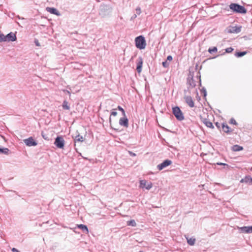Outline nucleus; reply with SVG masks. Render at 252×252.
<instances>
[{
  "label": "nucleus",
  "instance_id": "35",
  "mask_svg": "<svg viewBox=\"0 0 252 252\" xmlns=\"http://www.w3.org/2000/svg\"><path fill=\"white\" fill-rule=\"evenodd\" d=\"M117 115V112L115 111V109H113L111 113V116H116Z\"/></svg>",
  "mask_w": 252,
  "mask_h": 252
},
{
  "label": "nucleus",
  "instance_id": "40",
  "mask_svg": "<svg viewBox=\"0 0 252 252\" xmlns=\"http://www.w3.org/2000/svg\"><path fill=\"white\" fill-rule=\"evenodd\" d=\"M11 251L13 252H20L19 250H18L17 249L13 248L11 249Z\"/></svg>",
  "mask_w": 252,
  "mask_h": 252
},
{
  "label": "nucleus",
  "instance_id": "6",
  "mask_svg": "<svg viewBox=\"0 0 252 252\" xmlns=\"http://www.w3.org/2000/svg\"><path fill=\"white\" fill-rule=\"evenodd\" d=\"M23 141L24 143L29 147L35 146L37 145L36 141L32 137L24 139Z\"/></svg>",
  "mask_w": 252,
  "mask_h": 252
},
{
  "label": "nucleus",
  "instance_id": "17",
  "mask_svg": "<svg viewBox=\"0 0 252 252\" xmlns=\"http://www.w3.org/2000/svg\"><path fill=\"white\" fill-rule=\"evenodd\" d=\"M77 227L80 229H81L83 232L85 233H88L89 232L88 228L87 226V225L80 224L77 225Z\"/></svg>",
  "mask_w": 252,
  "mask_h": 252
},
{
  "label": "nucleus",
  "instance_id": "3",
  "mask_svg": "<svg viewBox=\"0 0 252 252\" xmlns=\"http://www.w3.org/2000/svg\"><path fill=\"white\" fill-rule=\"evenodd\" d=\"M172 113L177 120L181 121L184 120L183 113L178 106L172 108Z\"/></svg>",
  "mask_w": 252,
  "mask_h": 252
},
{
  "label": "nucleus",
  "instance_id": "49",
  "mask_svg": "<svg viewBox=\"0 0 252 252\" xmlns=\"http://www.w3.org/2000/svg\"><path fill=\"white\" fill-rule=\"evenodd\" d=\"M199 82H200V84H201V80H199Z\"/></svg>",
  "mask_w": 252,
  "mask_h": 252
},
{
  "label": "nucleus",
  "instance_id": "37",
  "mask_svg": "<svg viewBox=\"0 0 252 252\" xmlns=\"http://www.w3.org/2000/svg\"><path fill=\"white\" fill-rule=\"evenodd\" d=\"M136 13L139 15L141 13V9L139 7H137L136 9Z\"/></svg>",
  "mask_w": 252,
  "mask_h": 252
},
{
  "label": "nucleus",
  "instance_id": "38",
  "mask_svg": "<svg viewBox=\"0 0 252 252\" xmlns=\"http://www.w3.org/2000/svg\"><path fill=\"white\" fill-rule=\"evenodd\" d=\"M173 59V58L171 56V55H169L167 56V59H166V61H171Z\"/></svg>",
  "mask_w": 252,
  "mask_h": 252
},
{
  "label": "nucleus",
  "instance_id": "16",
  "mask_svg": "<svg viewBox=\"0 0 252 252\" xmlns=\"http://www.w3.org/2000/svg\"><path fill=\"white\" fill-rule=\"evenodd\" d=\"M241 183H249L252 185V178L250 176H246L245 178L242 179L240 181Z\"/></svg>",
  "mask_w": 252,
  "mask_h": 252
},
{
  "label": "nucleus",
  "instance_id": "18",
  "mask_svg": "<svg viewBox=\"0 0 252 252\" xmlns=\"http://www.w3.org/2000/svg\"><path fill=\"white\" fill-rule=\"evenodd\" d=\"M222 128L223 131L225 133H229L230 132V127L225 123H223L222 124Z\"/></svg>",
  "mask_w": 252,
  "mask_h": 252
},
{
  "label": "nucleus",
  "instance_id": "39",
  "mask_svg": "<svg viewBox=\"0 0 252 252\" xmlns=\"http://www.w3.org/2000/svg\"><path fill=\"white\" fill-rule=\"evenodd\" d=\"M215 125L218 128H220V124L219 123V122H216L215 123Z\"/></svg>",
  "mask_w": 252,
  "mask_h": 252
},
{
  "label": "nucleus",
  "instance_id": "2",
  "mask_svg": "<svg viewBox=\"0 0 252 252\" xmlns=\"http://www.w3.org/2000/svg\"><path fill=\"white\" fill-rule=\"evenodd\" d=\"M135 46L137 48L142 50L145 48L146 42L143 35H139L135 38Z\"/></svg>",
  "mask_w": 252,
  "mask_h": 252
},
{
  "label": "nucleus",
  "instance_id": "32",
  "mask_svg": "<svg viewBox=\"0 0 252 252\" xmlns=\"http://www.w3.org/2000/svg\"><path fill=\"white\" fill-rule=\"evenodd\" d=\"M201 91L203 94V97H205L207 95V91L205 88L204 87L202 88Z\"/></svg>",
  "mask_w": 252,
  "mask_h": 252
},
{
  "label": "nucleus",
  "instance_id": "13",
  "mask_svg": "<svg viewBox=\"0 0 252 252\" xmlns=\"http://www.w3.org/2000/svg\"><path fill=\"white\" fill-rule=\"evenodd\" d=\"M119 124L121 126H123L126 127H127L128 126V120L126 117V115L125 116H123V117L120 118L119 120Z\"/></svg>",
  "mask_w": 252,
  "mask_h": 252
},
{
  "label": "nucleus",
  "instance_id": "42",
  "mask_svg": "<svg viewBox=\"0 0 252 252\" xmlns=\"http://www.w3.org/2000/svg\"><path fill=\"white\" fill-rule=\"evenodd\" d=\"M129 153L130 155L131 156L134 157V156H136V154L135 153H133L132 152H129Z\"/></svg>",
  "mask_w": 252,
  "mask_h": 252
},
{
  "label": "nucleus",
  "instance_id": "21",
  "mask_svg": "<svg viewBox=\"0 0 252 252\" xmlns=\"http://www.w3.org/2000/svg\"><path fill=\"white\" fill-rule=\"evenodd\" d=\"M247 53L246 51L237 52L235 54V56L237 58H240L245 56Z\"/></svg>",
  "mask_w": 252,
  "mask_h": 252
},
{
  "label": "nucleus",
  "instance_id": "29",
  "mask_svg": "<svg viewBox=\"0 0 252 252\" xmlns=\"http://www.w3.org/2000/svg\"><path fill=\"white\" fill-rule=\"evenodd\" d=\"M117 109L122 112V115L123 116H125V115H126V113H125V111L124 110V109L120 106H118V107H117Z\"/></svg>",
  "mask_w": 252,
  "mask_h": 252
},
{
  "label": "nucleus",
  "instance_id": "26",
  "mask_svg": "<svg viewBox=\"0 0 252 252\" xmlns=\"http://www.w3.org/2000/svg\"><path fill=\"white\" fill-rule=\"evenodd\" d=\"M218 49L216 47H213L212 48H209L208 51L209 53L212 54L213 53L217 52Z\"/></svg>",
  "mask_w": 252,
  "mask_h": 252
},
{
  "label": "nucleus",
  "instance_id": "44",
  "mask_svg": "<svg viewBox=\"0 0 252 252\" xmlns=\"http://www.w3.org/2000/svg\"><path fill=\"white\" fill-rule=\"evenodd\" d=\"M42 137H43V138H44L45 139H47V138H46V137H45V135H44L43 134V132L42 133Z\"/></svg>",
  "mask_w": 252,
  "mask_h": 252
},
{
  "label": "nucleus",
  "instance_id": "23",
  "mask_svg": "<svg viewBox=\"0 0 252 252\" xmlns=\"http://www.w3.org/2000/svg\"><path fill=\"white\" fill-rule=\"evenodd\" d=\"M74 140L75 142H83L84 141V138L82 136L78 134L75 136Z\"/></svg>",
  "mask_w": 252,
  "mask_h": 252
},
{
  "label": "nucleus",
  "instance_id": "31",
  "mask_svg": "<svg viewBox=\"0 0 252 252\" xmlns=\"http://www.w3.org/2000/svg\"><path fill=\"white\" fill-rule=\"evenodd\" d=\"M225 50V53H231L234 50V49L232 47H228L226 48Z\"/></svg>",
  "mask_w": 252,
  "mask_h": 252
},
{
  "label": "nucleus",
  "instance_id": "45",
  "mask_svg": "<svg viewBox=\"0 0 252 252\" xmlns=\"http://www.w3.org/2000/svg\"><path fill=\"white\" fill-rule=\"evenodd\" d=\"M35 44H36V45L37 46H39V43L38 42V41L36 42H35Z\"/></svg>",
  "mask_w": 252,
  "mask_h": 252
},
{
  "label": "nucleus",
  "instance_id": "48",
  "mask_svg": "<svg viewBox=\"0 0 252 252\" xmlns=\"http://www.w3.org/2000/svg\"><path fill=\"white\" fill-rule=\"evenodd\" d=\"M136 17V15L134 14V15H133V17L135 18Z\"/></svg>",
  "mask_w": 252,
  "mask_h": 252
},
{
  "label": "nucleus",
  "instance_id": "24",
  "mask_svg": "<svg viewBox=\"0 0 252 252\" xmlns=\"http://www.w3.org/2000/svg\"><path fill=\"white\" fill-rule=\"evenodd\" d=\"M9 151V150L7 148H0V153L8 155Z\"/></svg>",
  "mask_w": 252,
  "mask_h": 252
},
{
  "label": "nucleus",
  "instance_id": "7",
  "mask_svg": "<svg viewBox=\"0 0 252 252\" xmlns=\"http://www.w3.org/2000/svg\"><path fill=\"white\" fill-rule=\"evenodd\" d=\"M140 187L142 188H145L149 190L152 187V183L151 182L147 183L145 180H141L140 181Z\"/></svg>",
  "mask_w": 252,
  "mask_h": 252
},
{
  "label": "nucleus",
  "instance_id": "50",
  "mask_svg": "<svg viewBox=\"0 0 252 252\" xmlns=\"http://www.w3.org/2000/svg\"><path fill=\"white\" fill-rule=\"evenodd\" d=\"M139 252H143V251H139Z\"/></svg>",
  "mask_w": 252,
  "mask_h": 252
},
{
  "label": "nucleus",
  "instance_id": "1",
  "mask_svg": "<svg viewBox=\"0 0 252 252\" xmlns=\"http://www.w3.org/2000/svg\"><path fill=\"white\" fill-rule=\"evenodd\" d=\"M229 8L233 12L240 14L247 13V9L242 5L238 3H232L229 5Z\"/></svg>",
  "mask_w": 252,
  "mask_h": 252
},
{
  "label": "nucleus",
  "instance_id": "46",
  "mask_svg": "<svg viewBox=\"0 0 252 252\" xmlns=\"http://www.w3.org/2000/svg\"><path fill=\"white\" fill-rule=\"evenodd\" d=\"M109 122H110V123H111V117H109Z\"/></svg>",
  "mask_w": 252,
  "mask_h": 252
},
{
  "label": "nucleus",
  "instance_id": "41",
  "mask_svg": "<svg viewBox=\"0 0 252 252\" xmlns=\"http://www.w3.org/2000/svg\"><path fill=\"white\" fill-rule=\"evenodd\" d=\"M63 92H64V94H67L68 95H70V92L67 90H64Z\"/></svg>",
  "mask_w": 252,
  "mask_h": 252
},
{
  "label": "nucleus",
  "instance_id": "34",
  "mask_svg": "<svg viewBox=\"0 0 252 252\" xmlns=\"http://www.w3.org/2000/svg\"><path fill=\"white\" fill-rule=\"evenodd\" d=\"M230 123L231 124H233V125H238V123H237V122L235 121V120L233 118H231L230 120Z\"/></svg>",
  "mask_w": 252,
  "mask_h": 252
},
{
  "label": "nucleus",
  "instance_id": "10",
  "mask_svg": "<svg viewBox=\"0 0 252 252\" xmlns=\"http://www.w3.org/2000/svg\"><path fill=\"white\" fill-rule=\"evenodd\" d=\"M184 98L186 103L191 108L194 106V103L191 96L185 95Z\"/></svg>",
  "mask_w": 252,
  "mask_h": 252
},
{
  "label": "nucleus",
  "instance_id": "28",
  "mask_svg": "<svg viewBox=\"0 0 252 252\" xmlns=\"http://www.w3.org/2000/svg\"><path fill=\"white\" fill-rule=\"evenodd\" d=\"M5 41V35L0 31V42Z\"/></svg>",
  "mask_w": 252,
  "mask_h": 252
},
{
  "label": "nucleus",
  "instance_id": "5",
  "mask_svg": "<svg viewBox=\"0 0 252 252\" xmlns=\"http://www.w3.org/2000/svg\"><path fill=\"white\" fill-rule=\"evenodd\" d=\"M172 162L170 159H166L164 160L162 163L159 164L157 166V168L159 170H161L164 168L172 164Z\"/></svg>",
  "mask_w": 252,
  "mask_h": 252
},
{
  "label": "nucleus",
  "instance_id": "11",
  "mask_svg": "<svg viewBox=\"0 0 252 252\" xmlns=\"http://www.w3.org/2000/svg\"><path fill=\"white\" fill-rule=\"evenodd\" d=\"M16 34L12 32L8 33L5 36V41H14L16 40Z\"/></svg>",
  "mask_w": 252,
  "mask_h": 252
},
{
  "label": "nucleus",
  "instance_id": "25",
  "mask_svg": "<svg viewBox=\"0 0 252 252\" xmlns=\"http://www.w3.org/2000/svg\"><path fill=\"white\" fill-rule=\"evenodd\" d=\"M127 224L131 226H135L136 225V223L134 220H131L127 222Z\"/></svg>",
  "mask_w": 252,
  "mask_h": 252
},
{
  "label": "nucleus",
  "instance_id": "27",
  "mask_svg": "<svg viewBox=\"0 0 252 252\" xmlns=\"http://www.w3.org/2000/svg\"><path fill=\"white\" fill-rule=\"evenodd\" d=\"M63 228H64V229H66L67 230H71L72 232H74L75 233L76 232L75 230L76 229V227H74V226L67 227L66 226H64Z\"/></svg>",
  "mask_w": 252,
  "mask_h": 252
},
{
  "label": "nucleus",
  "instance_id": "20",
  "mask_svg": "<svg viewBox=\"0 0 252 252\" xmlns=\"http://www.w3.org/2000/svg\"><path fill=\"white\" fill-rule=\"evenodd\" d=\"M187 240L188 244L190 246H193L194 245L195 242V239L194 238H186Z\"/></svg>",
  "mask_w": 252,
  "mask_h": 252
},
{
  "label": "nucleus",
  "instance_id": "43",
  "mask_svg": "<svg viewBox=\"0 0 252 252\" xmlns=\"http://www.w3.org/2000/svg\"><path fill=\"white\" fill-rule=\"evenodd\" d=\"M249 230H250V233L252 232V226H249Z\"/></svg>",
  "mask_w": 252,
  "mask_h": 252
},
{
  "label": "nucleus",
  "instance_id": "12",
  "mask_svg": "<svg viewBox=\"0 0 252 252\" xmlns=\"http://www.w3.org/2000/svg\"><path fill=\"white\" fill-rule=\"evenodd\" d=\"M241 26H230L228 29V32L238 33L241 31Z\"/></svg>",
  "mask_w": 252,
  "mask_h": 252
},
{
  "label": "nucleus",
  "instance_id": "9",
  "mask_svg": "<svg viewBox=\"0 0 252 252\" xmlns=\"http://www.w3.org/2000/svg\"><path fill=\"white\" fill-rule=\"evenodd\" d=\"M54 144L58 148H63V138L62 136H57L55 139Z\"/></svg>",
  "mask_w": 252,
  "mask_h": 252
},
{
  "label": "nucleus",
  "instance_id": "47",
  "mask_svg": "<svg viewBox=\"0 0 252 252\" xmlns=\"http://www.w3.org/2000/svg\"><path fill=\"white\" fill-rule=\"evenodd\" d=\"M48 223V222H45V223ZM44 224H45V222H43V223L42 224H41L40 226H42Z\"/></svg>",
  "mask_w": 252,
  "mask_h": 252
},
{
  "label": "nucleus",
  "instance_id": "8",
  "mask_svg": "<svg viewBox=\"0 0 252 252\" xmlns=\"http://www.w3.org/2000/svg\"><path fill=\"white\" fill-rule=\"evenodd\" d=\"M143 62L141 57H139L136 60V70L138 73H141L142 71Z\"/></svg>",
  "mask_w": 252,
  "mask_h": 252
},
{
  "label": "nucleus",
  "instance_id": "36",
  "mask_svg": "<svg viewBox=\"0 0 252 252\" xmlns=\"http://www.w3.org/2000/svg\"><path fill=\"white\" fill-rule=\"evenodd\" d=\"M217 164L219 165H223L224 166L228 167V165L227 164L222 163V162H218V163H217Z\"/></svg>",
  "mask_w": 252,
  "mask_h": 252
},
{
  "label": "nucleus",
  "instance_id": "14",
  "mask_svg": "<svg viewBox=\"0 0 252 252\" xmlns=\"http://www.w3.org/2000/svg\"><path fill=\"white\" fill-rule=\"evenodd\" d=\"M202 122L206 126L209 128H214V126L212 122H211L209 119L207 118H202Z\"/></svg>",
  "mask_w": 252,
  "mask_h": 252
},
{
  "label": "nucleus",
  "instance_id": "15",
  "mask_svg": "<svg viewBox=\"0 0 252 252\" xmlns=\"http://www.w3.org/2000/svg\"><path fill=\"white\" fill-rule=\"evenodd\" d=\"M47 11L50 12L51 14H53L56 15H60V14L57 9L54 7H47L46 8Z\"/></svg>",
  "mask_w": 252,
  "mask_h": 252
},
{
  "label": "nucleus",
  "instance_id": "22",
  "mask_svg": "<svg viewBox=\"0 0 252 252\" xmlns=\"http://www.w3.org/2000/svg\"><path fill=\"white\" fill-rule=\"evenodd\" d=\"M241 232L243 233H250L249 226H243L240 228Z\"/></svg>",
  "mask_w": 252,
  "mask_h": 252
},
{
  "label": "nucleus",
  "instance_id": "30",
  "mask_svg": "<svg viewBox=\"0 0 252 252\" xmlns=\"http://www.w3.org/2000/svg\"><path fill=\"white\" fill-rule=\"evenodd\" d=\"M162 66L165 67L167 68L169 66V63L167 62V61L166 60L164 62H163L162 63Z\"/></svg>",
  "mask_w": 252,
  "mask_h": 252
},
{
  "label": "nucleus",
  "instance_id": "19",
  "mask_svg": "<svg viewBox=\"0 0 252 252\" xmlns=\"http://www.w3.org/2000/svg\"><path fill=\"white\" fill-rule=\"evenodd\" d=\"M243 149V147L238 145H235L232 147V150L235 152L240 151H242Z\"/></svg>",
  "mask_w": 252,
  "mask_h": 252
},
{
  "label": "nucleus",
  "instance_id": "33",
  "mask_svg": "<svg viewBox=\"0 0 252 252\" xmlns=\"http://www.w3.org/2000/svg\"><path fill=\"white\" fill-rule=\"evenodd\" d=\"M69 106L68 105L67 102L66 101H64V109L69 110Z\"/></svg>",
  "mask_w": 252,
  "mask_h": 252
},
{
  "label": "nucleus",
  "instance_id": "4",
  "mask_svg": "<svg viewBox=\"0 0 252 252\" xmlns=\"http://www.w3.org/2000/svg\"><path fill=\"white\" fill-rule=\"evenodd\" d=\"M187 85H188L187 90H184V93L186 94L187 91L189 92L191 89L194 88L196 86L195 82L193 80V76H189L187 78Z\"/></svg>",
  "mask_w": 252,
  "mask_h": 252
}]
</instances>
